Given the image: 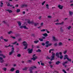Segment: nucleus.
<instances>
[{
	"mask_svg": "<svg viewBox=\"0 0 73 73\" xmlns=\"http://www.w3.org/2000/svg\"><path fill=\"white\" fill-rule=\"evenodd\" d=\"M22 43L23 44V45L25 47L24 48V49H27V48H28V44L27 43V42L25 41H24L23 42H22Z\"/></svg>",
	"mask_w": 73,
	"mask_h": 73,
	"instance_id": "nucleus-1",
	"label": "nucleus"
},
{
	"mask_svg": "<svg viewBox=\"0 0 73 73\" xmlns=\"http://www.w3.org/2000/svg\"><path fill=\"white\" fill-rule=\"evenodd\" d=\"M27 23L29 24H34L35 27L37 26V25L38 24V23H34L33 21L31 22V21L30 20H29L27 21Z\"/></svg>",
	"mask_w": 73,
	"mask_h": 73,
	"instance_id": "nucleus-2",
	"label": "nucleus"
},
{
	"mask_svg": "<svg viewBox=\"0 0 73 73\" xmlns=\"http://www.w3.org/2000/svg\"><path fill=\"white\" fill-rule=\"evenodd\" d=\"M36 56V54H34L33 56V58H31V60H33V61H35L36 59H37L38 56ZM34 56H35V57Z\"/></svg>",
	"mask_w": 73,
	"mask_h": 73,
	"instance_id": "nucleus-3",
	"label": "nucleus"
},
{
	"mask_svg": "<svg viewBox=\"0 0 73 73\" xmlns=\"http://www.w3.org/2000/svg\"><path fill=\"white\" fill-rule=\"evenodd\" d=\"M14 47H12L11 51L10 52H9V56L12 55V54H13V53H15V51H14Z\"/></svg>",
	"mask_w": 73,
	"mask_h": 73,
	"instance_id": "nucleus-4",
	"label": "nucleus"
},
{
	"mask_svg": "<svg viewBox=\"0 0 73 73\" xmlns=\"http://www.w3.org/2000/svg\"><path fill=\"white\" fill-rule=\"evenodd\" d=\"M55 56V53H53L52 54L51 56V58L50 59L51 61L54 60V57Z\"/></svg>",
	"mask_w": 73,
	"mask_h": 73,
	"instance_id": "nucleus-5",
	"label": "nucleus"
},
{
	"mask_svg": "<svg viewBox=\"0 0 73 73\" xmlns=\"http://www.w3.org/2000/svg\"><path fill=\"white\" fill-rule=\"evenodd\" d=\"M19 28H21V29H23V28H24L25 29H28V28L26 26H20Z\"/></svg>",
	"mask_w": 73,
	"mask_h": 73,
	"instance_id": "nucleus-6",
	"label": "nucleus"
},
{
	"mask_svg": "<svg viewBox=\"0 0 73 73\" xmlns=\"http://www.w3.org/2000/svg\"><path fill=\"white\" fill-rule=\"evenodd\" d=\"M28 50L29 51L28 53L29 54H31L33 51V48H31V49H30V48H29L28 49Z\"/></svg>",
	"mask_w": 73,
	"mask_h": 73,
	"instance_id": "nucleus-7",
	"label": "nucleus"
},
{
	"mask_svg": "<svg viewBox=\"0 0 73 73\" xmlns=\"http://www.w3.org/2000/svg\"><path fill=\"white\" fill-rule=\"evenodd\" d=\"M36 67L35 66H34L33 67H31L30 68L29 70H33V69H35V68L36 69Z\"/></svg>",
	"mask_w": 73,
	"mask_h": 73,
	"instance_id": "nucleus-8",
	"label": "nucleus"
},
{
	"mask_svg": "<svg viewBox=\"0 0 73 73\" xmlns=\"http://www.w3.org/2000/svg\"><path fill=\"white\" fill-rule=\"evenodd\" d=\"M67 63H68V62L66 61L65 62H64L62 63V65L63 66H64V68H66V65H65V64H67Z\"/></svg>",
	"mask_w": 73,
	"mask_h": 73,
	"instance_id": "nucleus-9",
	"label": "nucleus"
},
{
	"mask_svg": "<svg viewBox=\"0 0 73 73\" xmlns=\"http://www.w3.org/2000/svg\"><path fill=\"white\" fill-rule=\"evenodd\" d=\"M0 60H0V62L1 63H3L4 62V61L3 58L0 57Z\"/></svg>",
	"mask_w": 73,
	"mask_h": 73,
	"instance_id": "nucleus-10",
	"label": "nucleus"
},
{
	"mask_svg": "<svg viewBox=\"0 0 73 73\" xmlns=\"http://www.w3.org/2000/svg\"><path fill=\"white\" fill-rule=\"evenodd\" d=\"M53 40L54 41H58V39L56 38H55V37L54 36H53Z\"/></svg>",
	"mask_w": 73,
	"mask_h": 73,
	"instance_id": "nucleus-11",
	"label": "nucleus"
},
{
	"mask_svg": "<svg viewBox=\"0 0 73 73\" xmlns=\"http://www.w3.org/2000/svg\"><path fill=\"white\" fill-rule=\"evenodd\" d=\"M58 7L60 9H62V8H63V6L59 5L58 6Z\"/></svg>",
	"mask_w": 73,
	"mask_h": 73,
	"instance_id": "nucleus-12",
	"label": "nucleus"
},
{
	"mask_svg": "<svg viewBox=\"0 0 73 73\" xmlns=\"http://www.w3.org/2000/svg\"><path fill=\"white\" fill-rule=\"evenodd\" d=\"M52 45V44L50 43L48 44L45 46L46 47V48H48V46H51Z\"/></svg>",
	"mask_w": 73,
	"mask_h": 73,
	"instance_id": "nucleus-13",
	"label": "nucleus"
},
{
	"mask_svg": "<svg viewBox=\"0 0 73 73\" xmlns=\"http://www.w3.org/2000/svg\"><path fill=\"white\" fill-rule=\"evenodd\" d=\"M27 6H28V5H26L25 4H24L21 5V7L23 8V7H27Z\"/></svg>",
	"mask_w": 73,
	"mask_h": 73,
	"instance_id": "nucleus-14",
	"label": "nucleus"
},
{
	"mask_svg": "<svg viewBox=\"0 0 73 73\" xmlns=\"http://www.w3.org/2000/svg\"><path fill=\"white\" fill-rule=\"evenodd\" d=\"M55 56L56 57H57L58 58H59L60 56H59V54L58 52H57V53H56Z\"/></svg>",
	"mask_w": 73,
	"mask_h": 73,
	"instance_id": "nucleus-15",
	"label": "nucleus"
},
{
	"mask_svg": "<svg viewBox=\"0 0 73 73\" xmlns=\"http://www.w3.org/2000/svg\"><path fill=\"white\" fill-rule=\"evenodd\" d=\"M17 23H18L19 26V27L21 26V22H20V21H18L17 22Z\"/></svg>",
	"mask_w": 73,
	"mask_h": 73,
	"instance_id": "nucleus-16",
	"label": "nucleus"
},
{
	"mask_svg": "<svg viewBox=\"0 0 73 73\" xmlns=\"http://www.w3.org/2000/svg\"><path fill=\"white\" fill-rule=\"evenodd\" d=\"M64 24V22H62L61 23H55L56 25H63Z\"/></svg>",
	"mask_w": 73,
	"mask_h": 73,
	"instance_id": "nucleus-17",
	"label": "nucleus"
},
{
	"mask_svg": "<svg viewBox=\"0 0 73 73\" xmlns=\"http://www.w3.org/2000/svg\"><path fill=\"white\" fill-rule=\"evenodd\" d=\"M68 56L67 55H66L64 56V60H66V59H67L68 58Z\"/></svg>",
	"mask_w": 73,
	"mask_h": 73,
	"instance_id": "nucleus-18",
	"label": "nucleus"
},
{
	"mask_svg": "<svg viewBox=\"0 0 73 73\" xmlns=\"http://www.w3.org/2000/svg\"><path fill=\"white\" fill-rule=\"evenodd\" d=\"M5 11H8L9 13H12V11L11 10H9V9H8V10H5Z\"/></svg>",
	"mask_w": 73,
	"mask_h": 73,
	"instance_id": "nucleus-19",
	"label": "nucleus"
},
{
	"mask_svg": "<svg viewBox=\"0 0 73 73\" xmlns=\"http://www.w3.org/2000/svg\"><path fill=\"white\" fill-rule=\"evenodd\" d=\"M42 35H43V36H44L45 37H47V36H48V34H47V33H46L43 34Z\"/></svg>",
	"mask_w": 73,
	"mask_h": 73,
	"instance_id": "nucleus-20",
	"label": "nucleus"
},
{
	"mask_svg": "<svg viewBox=\"0 0 73 73\" xmlns=\"http://www.w3.org/2000/svg\"><path fill=\"white\" fill-rule=\"evenodd\" d=\"M59 64H60V61H57L56 62V65H59Z\"/></svg>",
	"mask_w": 73,
	"mask_h": 73,
	"instance_id": "nucleus-21",
	"label": "nucleus"
},
{
	"mask_svg": "<svg viewBox=\"0 0 73 73\" xmlns=\"http://www.w3.org/2000/svg\"><path fill=\"white\" fill-rule=\"evenodd\" d=\"M67 60L68 61H69L70 62H71L72 61V60L71 59H69V58H68L67 59Z\"/></svg>",
	"mask_w": 73,
	"mask_h": 73,
	"instance_id": "nucleus-22",
	"label": "nucleus"
},
{
	"mask_svg": "<svg viewBox=\"0 0 73 73\" xmlns=\"http://www.w3.org/2000/svg\"><path fill=\"white\" fill-rule=\"evenodd\" d=\"M60 29L61 32H64V30L62 29V27H61Z\"/></svg>",
	"mask_w": 73,
	"mask_h": 73,
	"instance_id": "nucleus-23",
	"label": "nucleus"
},
{
	"mask_svg": "<svg viewBox=\"0 0 73 73\" xmlns=\"http://www.w3.org/2000/svg\"><path fill=\"white\" fill-rule=\"evenodd\" d=\"M69 13L70 15L71 16H72V15H73V12H71L70 11H69Z\"/></svg>",
	"mask_w": 73,
	"mask_h": 73,
	"instance_id": "nucleus-24",
	"label": "nucleus"
},
{
	"mask_svg": "<svg viewBox=\"0 0 73 73\" xmlns=\"http://www.w3.org/2000/svg\"><path fill=\"white\" fill-rule=\"evenodd\" d=\"M17 12V13H19L20 12V9H18L16 11Z\"/></svg>",
	"mask_w": 73,
	"mask_h": 73,
	"instance_id": "nucleus-25",
	"label": "nucleus"
},
{
	"mask_svg": "<svg viewBox=\"0 0 73 73\" xmlns=\"http://www.w3.org/2000/svg\"><path fill=\"white\" fill-rule=\"evenodd\" d=\"M27 69H28V68H23V70H25V71H26L27 70Z\"/></svg>",
	"mask_w": 73,
	"mask_h": 73,
	"instance_id": "nucleus-26",
	"label": "nucleus"
},
{
	"mask_svg": "<svg viewBox=\"0 0 73 73\" xmlns=\"http://www.w3.org/2000/svg\"><path fill=\"white\" fill-rule=\"evenodd\" d=\"M14 70H15V68H11L10 70V71H11V72H13Z\"/></svg>",
	"mask_w": 73,
	"mask_h": 73,
	"instance_id": "nucleus-27",
	"label": "nucleus"
},
{
	"mask_svg": "<svg viewBox=\"0 0 73 73\" xmlns=\"http://www.w3.org/2000/svg\"><path fill=\"white\" fill-rule=\"evenodd\" d=\"M59 46H61L62 45V43L61 42H60L58 43Z\"/></svg>",
	"mask_w": 73,
	"mask_h": 73,
	"instance_id": "nucleus-28",
	"label": "nucleus"
},
{
	"mask_svg": "<svg viewBox=\"0 0 73 73\" xmlns=\"http://www.w3.org/2000/svg\"><path fill=\"white\" fill-rule=\"evenodd\" d=\"M36 52H41V50L40 49H38V50L36 51Z\"/></svg>",
	"mask_w": 73,
	"mask_h": 73,
	"instance_id": "nucleus-29",
	"label": "nucleus"
},
{
	"mask_svg": "<svg viewBox=\"0 0 73 73\" xmlns=\"http://www.w3.org/2000/svg\"><path fill=\"white\" fill-rule=\"evenodd\" d=\"M46 8L47 9H49V5H48V4L46 5Z\"/></svg>",
	"mask_w": 73,
	"mask_h": 73,
	"instance_id": "nucleus-30",
	"label": "nucleus"
},
{
	"mask_svg": "<svg viewBox=\"0 0 73 73\" xmlns=\"http://www.w3.org/2000/svg\"><path fill=\"white\" fill-rule=\"evenodd\" d=\"M49 41H46L45 42V44H49Z\"/></svg>",
	"mask_w": 73,
	"mask_h": 73,
	"instance_id": "nucleus-31",
	"label": "nucleus"
},
{
	"mask_svg": "<svg viewBox=\"0 0 73 73\" xmlns=\"http://www.w3.org/2000/svg\"><path fill=\"white\" fill-rule=\"evenodd\" d=\"M41 65H42V66H44L45 65V64L43 62H41Z\"/></svg>",
	"mask_w": 73,
	"mask_h": 73,
	"instance_id": "nucleus-32",
	"label": "nucleus"
},
{
	"mask_svg": "<svg viewBox=\"0 0 73 73\" xmlns=\"http://www.w3.org/2000/svg\"><path fill=\"white\" fill-rule=\"evenodd\" d=\"M3 40H4V41H5V42H7V41H9V40L8 39H3Z\"/></svg>",
	"mask_w": 73,
	"mask_h": 73,
	"instance_id": "nucleus-33",
	"label": "nucleus"
},
{
	"mask_svg": "<svg viewBox=\"0 0 73 73\" xmlns=\"http://www.w3.org/2000/svg\"><path fill=\"white\" fill-rule=\"evenodd\" d=\"M12 33V31H10L8 32V34H9V35H10V34Z\"/></svg>",
	"mask_w": 73,
	"mask_h": 73,
	"instance_id": "nucleus-34",
	"label": "nucleus"
},
{
	"mask_svg": "<svg viewBox=\"0 0 73 73\" xmlns=\"http://www.w3.org/2000/svg\"><path fill=\"white\" fill-rule=\"evenodd\" d=\"M38 42H39L38 40H37V41H34V42L35 44H37V43H38Z\"/></svg>",
	"mask_w": 73,
	"mask_h": 73,
	"instance_id": "nucleus-35",
	"label": "nucleus"
},
{
	"mask_svg": "<svg viewBox=\"0 0 73 73\" xmlns=\"http://www.w3.org/2000/svg\"><path fill=\"white\" fill-rule=\"evenodd\" d=\"M59 57L60 59H62L63 58V56L62 55H61Z\"/></svg>",
	"mask_w": 73,
	"mask_h": 73,
	"instance_id": "nucleus-36",
	"label": "nucleus"
},
{
	"mask_svg": "<svg viewBox=\"0 0 73 73\" xmlns=\"http://www.w3.org/2000/svg\"><path fill=\"white\" fill-rule=\"evenodd\" d=\"M39 40H40V41H43V40L42 38H39Z\"/></svg>",
	"mask_w": 73,
	"mask_h": 73,
	"instance_id": "nucleus-37",
	"label": "nucleus"
},
{
	"mask_svg": "<svg viewBox=\"0 0 73 73\" xmlns=\"http://www.w3.org/2000/svg\"><path fill=\"white\" fill-rule=\"evenodd\" d=\"M2 69L3 70H4V71H6V70H7V68H3Z\"/></svg>",
	"mask_w": 73,
	"mask_h": 73,
	"instance_id": "nucleus-38",
	"label": "nucleus"
},
{
	"mask_svg": "<svg viewBox=\"0 0 73 73\" xmlns=\"http://www.w3.org/2000/svg\"><path fill=\"white\" fill-rule=\"evenodd\" d=\"M17 56L19 57H21V54H18L17 55Z\"/></svg>",
	"mask_w": 73,
	"mask_h": 73,
	"instance_id": "nucleus-39",
	"label": "nucleus"
},
{
	"mask_svg": "<svg viewBox=\"0 0 73 73\" xmlns=\"http://www.w3.org/2000/svg\"><path fill=\"white\" fill-rule=\"evenodd\" d=\"M66 53H67V50L64 51L63 52V53L64 54H66Z\"/></svg>",
	"mask_w": 73,
	"mask_h": 73,
	"instance_id": "nucleus-40",
	"label": "nucleus"
},
{
	"mask_svg": "<svg viewBox=\"0 0 73 73\" xmlns=\"http://www.w3.org/2000/svg\"><path fill=\"white\" fill-rule=\"evenodd\" d=\"M16 73H20V71L19 70H17L15 72Z\"/></svg>",
	"mask_w": 73,
	"mask_h": 73,
	"instance_id": "nucleus-41",
	"label": "nucleus"
},
{
	"mask_svg": "<svg viewBox=\"0 0 73 73\" xmlns=\"http://www.w3.org/2000/svg\"><path fill=\"white\" fill-rule=\"evenodd\" d=\"M3 3L1 2V7H3Z\"/></svg>",
	"mask_w": 73,
	"mask_h": 73,
	"instance_id": "nucleus-42",
	"label": "nucleus"
},
{
	"mask_svg": "<svg viewBox=\"0 0 73 73\" xmlns=\"http://www.w3.org/2000/svg\"><path fill=\"white\" fill-rule=\"evenodd\" d=\"M45 1H44L43 3H42V5H44V4L45 3Z\"/></svg>",
	"mask_w": 73,
	"mask_h": 73,
	"instance_id": "nucleus-43",
	"label": "nucleus"
},
{
	"mask_svg": "<svg viewBox=\"0 0 73 73\" xmlns=\"http://www.w3.org/2000/svg\"><path fill=\"white\" fill-rule=\"evenodd\" d=\"M62 70V72H64V73H67V72H66L65 70Z\"/></svg>",
	"mask_w": 73,
	"mask_h": 73,
	"instance_id": "nucleus-44",
	"label": "nucleus"
},
{
	"mask_svg": "<svg viewBox=\"0 0 73 73\" xmlns=\"http://www.w3.org/2000/svg\"><path fill=\"white\" fill-rule=\"evenodd\" d=\"M41 32H44L45 31V29H43L40 31Z\"/></svg>",
	"mask_w": 73,
	"mask_h": 73,
	"instance_id": "nucleus-45",
	"label": "nucleus"
},
{
	"mask_svg": "<svg viewBox=\"0 0 73 73\" xmlns=\"http://www.w3.org/2000/svg\"><path fill=\"white\" fill-rule=\"evenodd\" d=\"M29 71L30 72V73H33V71H32V70H29Z\"/></svg>",
	"mask_w": 73,
	"mask_h": 73,
	"instance_id": "nucleus-46",
	"label": "nucleus"
},
{
	"mask_svg": "<svg viewBox=\"0 0 73 73\" xmlns=\"http://www.w3.org/2000/svg\"><path fill=\"white\" fill-rule=\"evenodd\" d=\"M3 23H4V24H7V22H5V21H3Z\"/></svg>",
	"mask_w": 73,
	"mask_h": 73,
	"instance_id": "nucleus-47",
	"label": "nucleus"
},
{
	"mask_svg": "<svg viewBox=\"0 0 73 73\" xmlns=\"http://www.w3.org/2000/svg\"><path fill=\"white\" fill-rule=\"evenodd\" d=\"M13 66H14V67L16 66V64H13Z\"/></svg>",
	"mask_w": 73,
	"mask_h": 73,
	"instance_id": "nucleus-48",
	"label": "nucleus"
},
{
	"mask_svg": "<svg viewBox=\"0 0 73 73\" xmlns=\"http://www.w3.org/2000/svg\"><path fill=\"white\" fill-rule=\"evenodd\" d=\"M71 28V26H70L68 27H67V29H68L69 30V29H70V28Z\"/></svg>",
	"mask_w": 73,
	"mask_h": 73,
	"instance_id": "nucleus-49",
	"label": "nucleus"
},
{
	"mask_svg": "<svg viewBox=\"0 0 73 73\" xmlns=\"http://www.w3.org/2000/svg\"><path fill=\"white\" fill-rule=\"evenodd\" d=\"M44 25V23L42 22L41 23L40 25L41 26H42V25Z\"/></svg>",
	"mask_w": 73,
	"mask_h": 73,
	"instance_id": "nucleus-50",
	"label": "nucleus"
},
{
	"mask_svg": "<svg viewBox=\"0 0 73 73\" xmlns=\"http://www.w3.org/2000/svg\"><path fill=\"white\" fill-rule=\"evenodd\" d=\"M17 42V41H15V42L13 43L12 44H16Z\"/></svg>",
	"mask_w": 73,
	"mask_h": 73,
	"instance_id": "nucleus-51",
	"label": "nucleus"
},
{
	"mask_svg": "<svg viewBox=\"0 0 73 73\" xmlns=\"http://www.w3.org/2000/svg\"><path fill=\"white\" fill-rule=\"evenodd\" d=\"M28 62H29V63H31V62H32V60H29L28 61Z\"/></svg>",
	"mask_w": 73,
	"mask_h": 73,
	"instance_id": "nucleus-52",
	"label": "nucleus"
},
{
	"mask_svg": "<svg viewBox=\"0 0 73 73\" xmlns=\"http://www.w3.org/2000/svg\"><path fill=\"white\" fill-rule=\"evenodd\" d=\"M54 46H57V43H55L54 44Z\"/></svg>",
	"mask_w": 73,
	"mask_h": 73,
	"instance_id": "nucleus-53",
	"label": "nucleus"
},
{
	"mask_svg": "<svg viewBox=\"0 0 73 73\" xmlns=\"http://www.w3.org/2000/svg\"><path fill=\"white\" fill-rule=\"evenodd\" d=\"M11 37H12V38H14V39H15L16 38L15 37H13L12 36H11Z\"/></svg>",
	"mask_w": 73,
	"mask_h": 73,
	"instance_id": "nucleus-54",
	"label": "nucleus"
},
{
	"mask_svg": "<svg viewBox=\"0 0 73 73\" xmlns=\"http://www.w3.org/2000/svg\"><path fill=\"white\" fill-rule=\"evenodd\" d=\"M42 45L43 46H44V45H45V43L44 42L42 43Z\"/></svg>",
	"mask_w": 73,
	"mask_h": 73,
	"instance_id": "nucleus-55",
	"label": "nucleus"
},
{
	"mask_svg": "<svg viewBox=\"0 0 73 73\" xmlns=\"http://www.w3.org/2000/svg\"><path fill=\"white\" fill-rule=\"evenodd\" d=\"M7 5V7H9V6H10V4H9V3H8V4Z\"/></svg>",
	"mask_w": 73,
	"mask_h": 73,
	"instance_id": "nucleus-56",
	"label": "nucleus"
},
{
	"mask_svg": "<svg viewBox=\"0 0 73 73\" xmlns=\"http://www.w3.org/2000/svg\"><path fill=\"white\" fill-rule=\"evenodd\" d=\"M47 17L48 18H51V16H50V15H49V16H48Z\"/></svg>",
	"mask_w": 73,
	"mask_h": 73,
	"instance_id": "nucleus-57",
	"label": "nucleus"
},
{
	"mask_svg": "<svg viewBox=\"0 0 73 73\" xmlns=\"http://www.w3.org/2000/svg\"><path fill=\"white\" fill-rule=\"evenodd\" d=\"M20 36V35H16V37H19V36Z\"/></svg>",
	"mask_w": 73,
	"mask_h": 73,
	"instance_id": "nucleus-58",
	"label": "nucleus"
},
{
	"mask_svg": "<svg viewBox=\"0 0 73 73\" xmlns=\"http://www.w3.org/2000/svg\"><path fill=\"white\" fill-rule=\"evenodd\" d=\"M0 38L1 39H2L3 40V39H3V36H1L0 37Z\"/></svg>",
	"mask_w": 73,
	"mask_h": 73,
	"instance_id": "nucleus-59",
	"label": "nucleus"
},
{
	"mask_svg": "<svg viewBox=\"0 0 73 73\" xmlns=\"http://www.w3.org/2000/svg\"><path fill=\"white\" fill-rule=\"evenodd\" d=\"M3 57L4 58H5L6 57V56H5L3 55Z\"/></svg>",
	"mask_w": 73,
	"mask_h": 73,
	"instance_id": "nucleus-60",
	"label": "nucleus"
},
{
	"mask_svg": "<svg viewBox=\"0 0 73 73\" xmlns=\"http://www.w3.org/2000/svg\"><path fill=\"white\" fill-rule=\"evenodd\" d=\"M21 38L19 39L18 40V41H21Z\"/></svg>",
	"mask_w": 73,
	"mask_h": 73,
	"instance_id": "nucleus-61",
	"label": "nucleus"
},
{
	"mask_svg": "<svg viewBox=\"0 0 73 73\" xmlns=\"http://www.w3.org/2000/svg\"><path fill=\"white\" fill-rule=\"evenodd\" d=\"M59 54L61 56V55H62V52H60L59 53Z\"/></svg>",
	"mask_w": 73,
	"mask_h": 73,
	"instance_id": "nucleus-62",
	"label": "nucleus"
},
{
	"mask_svg": "<svg viewBox=\"0 0 73 73\" xmlns=\"http://www.w3.org/2000/svg\"><path fill=\"white\" fill-rule=\"evenodd\" d=\"M42 39H45V37L44 36H42Z\"/></svg>",
	"mask_w": 73,
	"mask_h": 73,
	"instance_id": "nucleus-63",
	"label": "nucleus"
},
{
	"mask_svg": "<svg viewBox=\"0 0 73 73\" xmlns=\"http://www.w3.org/2000/svg\"><path fill=\"white\" fill-rule=\"evenodd\" d=\"M70 6H73V3H72V4H71L70 5Z\"/></svg>",
	"mask_w": 73,
	"mask_h": 73,
	"instance_id": "nucleus-64",
	"label": "nucleus"
}]
</instances>
